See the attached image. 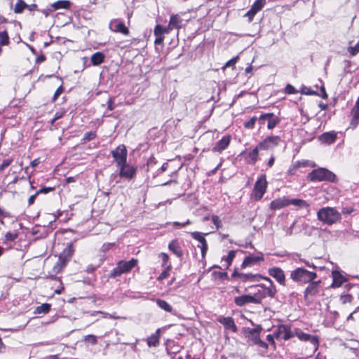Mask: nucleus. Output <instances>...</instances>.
<instances>
[{
	"instance_id": "b1692460",
	"label": "nucleus",
	"mask_w": 359,
	"mask_h": 359,
	"mask_svg": "<svg viewBox=\"0 0 359 359\" xmlns=\"http://www.w3.org/2000/svg\"><path fill=\"white\" fill-rule=\"evenodd\" d=\"M287 206V198L283 197L275 199L270 203V208L272 210H277Z\"/></svg>"
},
{
	"instance_id": "f257e3e1",
	"label": "nucleus",
	"mask_w": 359,
	"mask_h": 359,
	"mask_svg": "<svg viewBox=\"0 0 359 359\" xmlns=\"http://www.w3.org/2000/svg\"><path fill=\"white\" fill-rule=\"evenodd\" d=\"M318 219L325 224L332 225L341 219V213L334 208L324 207L317 212Z\"/></svg>"
},
{
	"instance_id": "a878e982",
	"label": "nucleus",
	"mask_w": 359,
	"mask_h": 359,
	"mask_svg": "<svg viewBox=\"0 0 359 359\" xmlns=\"http://www.w3.org/2000/svg\"><path fill=\"white\" fill-rule=\"evenodd\" d=\"M336 138L337 135L334 133H324L319 136V140L327 144L333 143Z\"/></svg>"
},
{
	"instance_id": "37998d69",
	"label": "nucleus",
	"mask_w": 359,
	"mask_h": 359,
	"mask_svg": "<svg viewBox=\"0 0 359 359\" xmlns=\"http://www.w3.org/2000/svg\"><path fill=\"white\" fill-rule=\"evenodd\" d=\"M348 52L352 55L354 56L359 53V42H358L353 46H349L348 48Z\"/></svg>"
},
{
	"instance_id": "c756f323",
	"label": "nucleus",
	"mask_w": 359,
	"mask_h": 359,
	"mask_svg": "<svg viewBox=\"0 0 359 359\" xmlns=\"http://www.w3.org/2000/svg\"><path fill=\"white\" fill-rule=\"evenodd\" d=\"M104 55L101 52H97L92 55L90 60L93 65H100L104 62Z\"/></svg>"
},
{
	"instance_id": "39448f33",
	"label": "nucleus",
	"mask_w": 359,
	"mask_h": 359,
	"mask_svg": "<svg viewBox=\"0 0 359 359\" xmlns=\"http://www.w3.org/2000/svg\"><path fill=\"white\" fill-rule=\"evenodd\" d=\"M74 253V248L72 245H68L60 255L57 262L53 266V271L59 273L65 266L67 262L70 259Z\"/></svg>"
},
{
	"instance_id": "79ce46f5",
	"label": "nucleus",
	"mask_w": 359,
	"mask_h": 359,
	"mask_svg": "<svg viewBox=\"0 0 359 359\" xmlns=\"http://www.w3.org/2000/svg\"><path fill=\"white\" fill-rule=\"evenodd\" d=\"M258 121V118L256 116L252 117L249 121H246L244 123V126L246 128L252 129L254 128L255 122Z\"/></svg>"
},
{
	"instance_id": "c85d7f7f",
	"label": "nucleus",
	"mask_w": 359,
	"mask_h": 359,
	"mask_svg": "<svg viewBox=\"0 0 359 359\" xmlns=\"http://www.w3.org/2000/svg\"><path fill=\"white\" fill-rule=\"evenodd\" d=\"M161 330L158 329L154 334L151 335L147 339V344L149 346H156L159 344Z\"/></svg>"
},
{
	"instance_id": "2f4dec72",
	"label": "nucleus",
	"mask_w": 359,
	"mask_h": 359,
	"mask_svg": "<svg viewBox=\"0 0 359 359\" xmlns=\"http://www.w3.org/2000/svg\"><path fill=\"white\" fill-rule=\"evenodd\" d=\"M70 6L71 3L68 0H60L52 4V6L54 8V10H58L61 8L67 9L70 7Z\"/></svg>"
},
{
	"instance_id": "5fc2aeb1",
	"label": "nucleus",
	"mask_w": 359,
	"mask_h": 359,
	"mask_svg": "<svg viewBox=\"0 0 359 359\" xmlns=\"http://www.w3.org/2000/svg\"><path fill=\"white\" fill-rule=\"evenodd\" d=\"M159 257L161 258L162 259V262H163V266H168L167 264H168V259H169V257H168V255L165 253H161Z\"/></svg>"
},
{
	"instance_id": "4d7b16f0",
	"label": "nucleus",
	"mask_w": 359,
	"mask_h": 359,
	"mask_svg": "<svg viewBox=\"0 0 359 359\" xmlns=\"http://www.w3.org/2000/svg\"><path fill=\"white\" fill-rule=\"evenodd\" d=\"M257 12L254 11L252 8L247 12L245 14L246 16L248 17L249 21H252Z\"/></svg>"
},
{
	"instance_id": "cd10ccee",
	"label": "nucleus",
	"mask_w": 359,
	"mask_h": 359,
	"mask_svg": "<svg viewBox=\"0 0 359 359\" xmlns=\"http://www.w3.org/2000/svg\"><path fill=\"white\" fill-rule=\"evenodd\" d=\"M279 332L282 333V338L287 340L293 337L290 326L287 325H279Z\"/></svg>"
},
{
	"instance_id": "473e14b6",
	"label": "nucleus",
	"mask_w": 359,
	"mask_h": 359,
	"mask_svg": "<svg viewBox=\"0 0 359 359\" xmlns=\"http://www.w3.org/2000/svg\"><path fill=\"white\" fill-rule=\"evenodd\" d=\"M50 304L45 303L36 307L34 310V314H46L48 313L50 310Z\"/></svg>"
},
{
	"instance_id": "20e7f679",
	"label": "nucleus",
	"mask_w": 359,
	"mask_h": 359,
	"mask_svg": "<svg viewBox=\"0 0 359 359\" xmlns=\"http://www.w3.org/2000/svg\"><path fill=\"white\" fill-rule=\"evenodd\" d=\"M135 267V258L129 261L121 260L108 274L109 278H116L121 275L128 273Z\"/></svg>"
},
{
	"instance_id": "f704fd0d",
	"label": "nucleus",
	"mask_w": 359,
	"mask_h": 359,
	"mask_svg": "<svg viewBox=\"0 0 359 359\" xmlns=\"http://www.w3.org/2000/svg\"><path fill=\"white\" fill-rule=\"evenodd\" d=\"M27 7V4L25 3L22 0H18L15 8H14V12L15 13H21L25 8Z\"/></svg>"
},
{
	"instance_id": "c9c22d12",
	"label": "nucleus",
	"mask_w": 359,
	"mask_h": 359,
	"mask_svg": "<svg viewBox=\"0 0 359 359\" xmlns=\"http://www.w3.org/2000/svg\"><path fill=\"white\" fill-rule=\"evenodd\" d=\"M321 282L320 280L318 281H314V280L309 283V286L306 289L305 292H310L311 290H322V287L320 286Z\"/></svg>"
},
{
	"instance_id": "052dcab7",
	"label": "nucleus",
	"mask_w": 359,
	"mask_h": 359,
	"mask_svg": "<svg viewBox=\"0 0 359 359\" xmlns=\"http://www.w3.org/2000/svg\"><path fill=\"white\" fill-rule=\"evenodd\" d=\"M191 224V222L187 219L185 222H183V223H180V222H174L172 223V225L173 226H180V227H183V226H185L188 224Z\"/></svg>"
},
{
	"instance_id": "3c124183",
	"label": "nucleus",
	"mask_w": 359,
	"mask_h": 359,
	"mask_svg": "<svg viewBox=\"0 0 359 359\" xmlns=\"http://www.w3.org/2000/svg\"><path fill=\"white\" fill-rule=\"evenodd\" d=\"M238 60V57L236 56L231 60H229V61H227L224 65V68H226V67H234V65H236V63L237 62Z\"/></svg>"
},
{
	"instance_id": "0e129e2a",
	"label": "nucleus",
	"mask_w": 359,
	"mask_h": 359,
	"mask_svg": "<svg viewBox=\"0 0 359 359\" xmlns=\"http://www.w3.org/2000/svg\"><path fill=\"white\" fill-rule=\"evenodd\" d=\"M320 92H321V94L320 95L318 94V95L320 96L323 99H327V94L326 93V90H325V88L324 86H321Z\"/></svg>"
},
{
	"instance_id": "2eb2a0df",
	"label": "nucleus",
	"mask_w": 359,
	"mask_h": 359,
	"mask_svg": "<svg viewBox=\"0 0 359 359\" xmlns=\"http://www.w3.org/2000/svg\"><path fill=\"white\" fill-rule=\"evenodd\" d=\"M109 29L114 32H120L128 35L129 30L125 24L119 20H113L109 23Z\"/></svg>"
},
{
	"instance_id": "ea45409f",
	"label": "nucleus",
	"mask_w": 359,
	"mask_h": 359,
	"mask_svg": "<svg viewBox=\"0 0 359 359\" xmlns=\"http://www.w3.org/2000/svg\"><path fill=\"white\" fill-rule=\"evenodd\" d=\"M212 276L215 279H218V280L226 279L228 277V275L226 272L216 271H215L212 273Z\"/></svg>"
},
{
	"instance_id": "e2e57ef3",
	"label": "nucleus",
	"mask_w": 359,
	"mask_h": 359,
	"mask_svg": "<svg viewBox=\"0 0 359 359\" xmlns=\"http://www.w3.org/2000/svg\"><path fill=\"white\" fill-rule=\"evenodd\" d=\"M180 350V346H174V348L172 350V348H170V347H168L167 348V351L168 353V354H172V353H177Z\"/></svg>"
},
{
	"instance_id": "5701e85b",
	"label": "nucleus",
	"mask_w": 359,
	"mask_h": 359,
	"mask_svg": "<svg viewBox=\"0 0 359 359\" xmlns=\"http://www.w3.org/2000/svg\"><path fill=\"white\" fill-rule=\"evenodd\" d=\"M353 118L351 121V124L353 128H355L359 123V96L355 104V106L351 110Z\"/></svg>"
},
{
	"instance_id": "6ab92c4d",
	"label": "nucleus",
	"mask_w": 359,
	"mask_h": 359,
	"mask_svg": "<svg viewBox=\"0 0 359 359\" xmlns=\"http://www.w3.org/2000/svg\"><path fill=\"white\" fill-rule=\"evenodd\" d=\"M231 141L230 136H224L219 141H218L216 145L212 148L213 152L221 153L226 149L229 145Z\"/></svg>"
},
{
	"instance_id": "6e6552de",
	"label": "nucleus",
	"mask_w": 359,
	"mask_h": 359,
	"mask_svg": "<svg viewBox=\"0 0 359 359\" xmlns=\"http://www.w3.org/2000/svg\"><path fill=\"white\" fill-rule=\"evenodd\" d=\"M262 293H256L254 296L250 294H244L235 298V303L239 306H242L248 303L258 304L260 302L262 298L264 297Z\"/></svg>"
},
{
	"instance_id": "a19ab883",
	"label": "nucleus",
	"mask_w": 359,
	"mask_h": 359,
	"mask_svg": "<svg viewBox=\"0 0 359 359\" xmlns=\"http://www.w3.org/2000/svg\"><path fill=\"white\" fill-rule=\"evenodd\" d=\"M96 137V133L95 132H87L84 134L83 137V142H86L94 140Z\"/></svg>"
},
{
	"instance_id": "de8ad7c7",
	"label": "nucleus",
	"mask_w": 359,
	"mask_h": 359,
	"mask_svg": "<svg viewBox=\"0 0 359 359\" xmlns=\"http://www.w3.org/2000/svg\"><path fill=\"white\" fill-rule=\"evenodd\" d=\"M264 287L267 289V292H272L274 289L272 281L269 278H265V283H264Z\"/></svg>"
},
{
	"instance_id": "1a4fd4ad",
	"label": "nucleus",
	"mask_w": 359,
	"mask_h": 359,
	"mask_svg": "<svg viewBox=\"0 0 359 359\" xmlns=\"http://www.w3.org/2000/svg\"><path fill=\"white\" fill-rule=\"evenodd\" d=\"M280 142L281 138L278 135L269 136L258 144V148H261V150L270 149L278 146Z\"/></svg>"
},
{
	"instance_id": "72a5a7b5",
	"label": "nucleus",
	"mask_w": 359,
	"mask_h": 359,
	"mask_svg": "<svg viewBox=\"0 0 359 359\" xmlns=\"http://www.w3.org/2000/svg\"><path fill=\"white\" fill-rule=\"evenodd\" d=\"M156 302L157 305L163 310H164L166 312L173 313V309L172 307L165 301L162 299H156Z\"/></svg>"
},
{
	"instance_id": "9b49d317",
	"label": "nucleus",
	"mask_w": 359,
	"mask_h": 359,
	"mask_svg": "<svg viewBox=\"0 0 359 359\" xmlns=\"http://www.w3.org/2000/svg\"><path fill=\"white\" fill-rule=\"evenodd\" d=\"M111 154L114 159V161L117 163V166L122 165L123 163L126 162L127 158V150L123 144H121L116 148V149L112 150Z\"/></svg>"
},
{
	"instance_id": "864d4df0",
	"label": "nucleus",
	"mask_w": 359,
	"mask_h": 359,
	"mask_svg": "<svg viewBox=\"0 0 359 359\" xmlns=\"http://www.w3.org/2000/svg\"><path fill=\"white\" fill-rule=\"evenodd\" d=\"M299 166V163L297 162L296 164L292 165L288 170H287V174L289 175H293L295 174L297 169Z\"/></svg>"
},
{
	"instance_id": "49530a36",
	"label": "nucleus",
	"mask_w": 359,
	"mask_h": 359,
	"mask_svg": "<svg viewBox=\"0 0 359 359\" xmlns=\"http://www.w3.org/2000/svg\"><path fill=\"white\" fill-rule=\"evenodd\" d=\"M12 162H13L12 158L4 159L2 162V163L0 165V172H2L3 170H4V169L6 168H7L8 166H9Z\"/></svg>"
},
{
	"instance_id": "423d86ee",
	"label": "nucleus",
	"mask_w": 359,
	"mask_h": 359,
	"mask_svg": "<svg viewBox=\"0 0 359 359\" xmlns=\"http://www.w3.org/2000/svg\"><path fill=\"white\" fill-rule=\"evenodd\" d=\"M353 276L351 275L344 274L342 272L334 270L332 271V283L331 287L336 289L341 286L344 283L351 280Z\"/></svg>"
},
{
	"instance_id": "f03ea898",
	"label": "nucleus",
	"mask_w": 359,
	"mask_h": 359,
	"mask_svg": "<svg viewBox=\"0 0 359 359\" xmlns=\"http://www.w3.org/2000/svg\"><path fill=\"white\" fill-rule=\"evenodd\" d=\"M307 180L311 182L329 181L334 182L336 180V175L326 168H320L309 173Z\"/></svg>"
},
{
	"instance_id": "f3484780",
	"label": "nucleus",
	"mask_w": 359,
	"mask_h": 359,
	"mask_svg": "<svg viewBox=\"0 0 359 359\" xmlns=\"http://www.w3.org/2000/svg\"><path fill=\"white\" fill-rule=\"evenodd\" d=\"M117 167L119 168V175L121 177L131 179L135 174V168L129 165L126 162Z\"/></svg>"
},
{
	"instance_id": "f8f14e48",
	"label": "nucleus",
	"mask_w": 359,
	"mask_h": 359,
	"mask_svg": "<svg viewBox=\"0 0 359 359\" xmlns=\"http://www.w3.org/2000/svg\"><path fill=\"white\" fill-rule=\"evenodd\" d=\"M266 176L262 175L255 182L254 187L255 197L257 200H260L264 196L266 189Z\"/></svg>"
},
{
	"instance_id": "09e8293b",
	"label": "nucleus",
	"mask_w": 359,
	"mask_h": 359,
	"mask_svg": "<svg viewBox=\"0 0 359 359\" xmlns=\"http://www.w3.org/2000/svg\"><path fill=\"white\" fill-rule=\"evenodd\" d=\"M285 92L287 94H297L298 91L294 87L290 84H287L285 87Z\"/></svg>"
},
{
	"instance_id": "393cba45",
	"label": "nucleus",
	"mask_w": 359,
	"mask_h": 359,
	"mask_svg": "<svg viewBox=\"0 0 359 359\" xmlns=\"http://www.w3.org/2000/svg\"><path fill=\"white\" fill-rule=\"evenodd\" d=\"M168 248L172 251L177 257H182L183 255L182 248L176 240L172 241L169 245Z\"/></svg>"
},
{
	"instance_id": "4468645a",
	"label": "nucleus",
	"mask_w": 359,
	"mask_h": 359,
	"mask_svg": "<svg viewBox=\"0 0 359 359\" xmlns=\"http://www.w3.org/2000/svg\"><path fill=\"white\" fill-rule=\"evenodd\" d=\"M262 330V327L260 325H257L255 328H245L244 333L246 337L254 344L260 339L259 336Z\"/></svg>"
},
{
	"instance_id": "a211bd4d",
	"label": "nucleus",
	"mask_w": 359,
	"mask_h": 359,
	"mask_svg": "<svg viewBox=\"0 0 359 359\" xmlns=\"http://www.w3.org/2000/svg\"><path fill=\"white\" fill-rule=\"evenodd\" d=\"M261 148H258V144L252 150H248L244 152L246 155L245 160L248 163L254 165L259 158V151Z\"/></svg>"
},
{
	"instance_id": "ddd939ff",
	"label": "nucleus",
	"mask_w": 359,
	"mask_h": 359,
	"mask_svg": "<svg viewBox=\"0 0 359 359\" xmlns=\"http://www.w3.org/2000/svg\"><path fill=\"white\" fill-rule=\"evenodd\" d=\"M295 335L298 337L299 340L302 341H309L311 344L314 346L316 350L318 348L319 341L317 336L304 333L299 329H297L295 330Z\"/></svg>"
},
{
	"instance_id": "aec40b11",
	"label": "nucleus",
	"mask_w": 359,
	"mask_h": 359,
	"mask_svg": "<svg viewBox=\"0 0 359 359\" xmlns=\"http://www.w3.org/2000/svg\"><path fill=\"white\" fill-rule=\"evenodd\" d=\"M263 260L264 256L262 253H259L258 255H250L245 258L241 267L245 268L248 266H252Z\"/></svg>"
},
{
	"instance_id": "13d9d810",
	"label": "nucleus",
	"mask_w": 359,
	"mask_h": 359,
	"mask_svg": "<svg viewBox=\"0 0 359 359\" xmlns=\"http://www.w3.org/2000/svg\"><path fill=\"white\" fill-rule=\"evenodd\" d=\"M255 344L259 346L260 348H264L265 351L268 349V344L264 341L261 340V339H259Z\"/></svg>"
},
{
	"instance_id": "4be33fe9",
	"label": "nucleus",
	"mask_w": 359,
	"mask_h": 359,
	"mask_svg": "<svg viewBox=\"0 0 359 359\" xmlns=\"http://www.w3.org/2000/svg\"><path fill=\"white\" fill-rule=\"evenodd\" d=\"M217 320L222 324L226 329H231L233 332H236L237 327L231 317L219 316Z\"/></svg>"
},
{
	"instance_id": "8fccbe9b",
	"label": "nucleus",
	"mask_w": 359,
	"mask_h": 359,
	"mask_svg": "<svg viewBox=\"0 0 359 359\" xmlns=\"http://www.w3.org/2000/svg\"><path fill=\"white\" fill-rule=\"evenodd\" d=\"M212 222L216 226L217 229H219L222 226V221L217 215L212 216Z\"/></svg>"
},
{
	"instance_id": "680f3d73",
	"label": "nucleus",
	"mask_w": 359,
	"mask_h": 359,
	"mask_svg": "<svg viewBox=\"0 0 359 359\" xmlns=\"http://www.w3.org/2000/svg\"><path fill=\"white\" fill-rule=\"evenodd\" d=\"M52 189H53V188H51V187H43V188L40 189L39 191H36V194H48V192H50Z\"/></svg>"
},
{
	"instance_id": "4c0bfd02",
	"label": "nucleus",
	"mask_w": 359,
	"mask_h": 359,
	"mask_svg": "<svg viewBox=\"0 0 359 359\" xmlns=\"http://www.w3.org/2000/svg\"><path fill=\"white\" fill-rule=\"evenodd\" d=\"M236 252L234 250H231L229 252L226 257L222 258V261H225L226 262V267H229L235 257Z\"/></svg>"
},
{
	"instance_id": "7c9ffc66",
	"label": "nucleus",
	"mask_w": 359,
	"mask_h": 359,
	"mask_svg": "<svg viewBox=\"0 0 359 359\" xmlns=\"http://www.w3.org/2000/svg\"><path fill=\"white\" fill-rule=\"evenodd\" d=\"M293 205L299 207L300 208L309 207V204L306 203V201H305L302 199H299V198H293V199L287 198V205Z\"/></svg>"
},
{
	"instance_id": "e433bc0d",
	"label": "nucleus",
	"mask_w": 359,
	"mask_h": 359,
	"mask_svg": "<svg viewBox=\"0 0 359 359\" xmlns=\"http://www.w3.org/2000/svg\"><path fill=\"white\" fill-rule=\"evenodd\" d=\"M9 43V37L6 30L0 32V46H6Z\"/></svg>"
},
{
	"instance_id": "a18cd8bd",
	"label": "nucleus",
	"mask_w": 359,
	"mask_h": 359,
	"mask_svg": "<svg viewBox=\"0 0 359 359\" xmlns=\"http://www.w3.org/2000/svg\"><path fill=\"white\" fill-rule=\"evenodd\" d=\"M170 266H168L159 275L158 279L159 280H163L169 276Z\"/></svg>"
},
{
	"instance_id": "c03bdc74",
	"label": "nucleus",
	"mask_w": 359,
	"mask_h": 359,
	"mask_svg": "<svg viewBox=\"0 0 359 359\" xmlns=\"http://www.w3.org/2000/svg\"><path fill=\"white\" fill-rule=\"evenodd\" d=\"M300 92H301L302 94L309 95H318V93H316V92H315L313 90H310L309 88H307L306 86H302Z\"/></svg>"
},
{
	"instance_id": "412c9836",
	"label": "nucleus",
	"mask_w": 359,
	"mask_h": 359,
	"mask_svg": "<svg viewBox=\"0 0 359 359\" xmlns=\"http://www.w3.org/2000/svg\"><path fill=\"white\" fill-rule=\"evenodd\" d=\"M270 276L276 279L281 285H285V278L283 271L278 267L270 269L269 271Z\"/></svg>"
},
{
	"instance_id": "bb28decb",
	"label": "nucleus",
	"mask_w": 359,
	"mask_h": 359,
	"mask_svg": "<svg viewBox=\"0 0 359 359\" xmlns=\"http://www.w3.org/2000/svg\"><path fill=\"white\" fill-rule=\"evenodd\" d=\"M170 27H173L174 29H179L182 27L183 20L180 17V15H172L170 17Z\"/></svg>"
},
{
	"instance_id": "774afa93",
	"label": "nucleus",
	"mask_w": 359,
	"mask_h": 359,
	"mask_svg": "<svg viewBox=\"0 0 359 359\" xmlns=\"http://www.w3.org/2000/svg\"><path fill=\"white\" fill-rule=\"evenodd\" d=\"M266 340L271 343L272 345L275 346V341H274V336L272 334H268L266 336Z\"/></svg>"
},
{
	"instance_id": "58836bf2",
	"label": "nucleus",
	"mask_w": 359,
	"mask_h": 359,
	"mask_svg": "<svg viewBox=\"0 0 359 359\" xmlns=\"http://www.w3.org/2000/svg\"><path fill=\"white\" fill-rule=\"evenodd\" d=\"M266 1L265 0H257L252 6V8L257 13L262 10V8L265 5Z\"/></svg>"
},
{
	"instance_id": "603ef678",
	"label": "nucleus",
	"mask_w": 359,
	"mask_h": 359,
	"mask_svg": "<svg viewBox=\"0 0 359 359\" xmlns=\"http://www.w3.org/2000/svg\"><path fill=\"white\" fill-rule=\"evenodd\" d=\"M18 235L14 233L7 232L5 235V238L8 241H13L16 239Z\"/></svg>"
},
{
	"instance_id": "69168bd1",
	"label": "nucleus",
	"mask_w": 359,
	"mask_h": 359,
	"mask_svg": "<svg viewBox=\"0 0 359 359\" xmlns=\"http://www.w3.org/2000/svg\"><path fill=\"white\" fill-rule=\"evenodd\" d=\"M358 287V284L348 283H346V284L345 285V288H346L347 290H350L353 289V287Z\"/></svg>"
},
{
	"instance_id": "0eeeda50",
	"label": "nucleus",
	"mask_w": 359,
	"mask_h": 359,
	"mask_svg": "<svg viewBox=\"0 0 359 359\" xmlns=\"http://www.w3.org/2000/svg\"><path fill=\"white\" fill-rule=\"evenodd\" d=\"M280 118L273 114H264L258 118V123L260 126L267 123V128L269 130L274 128L279 123Z\"/></svg>"
},
{
	"instance_id": "bf43d9fd",
	"label": "nucleus",
	"mask_w": 359,
	"mask_h": 359,
	"mask_svg": "<svg viewBox=\"0 0 359 359\" xmlns=\"http://www.w3.org/2000/svg\"><path fill=\"white\" fill-rule=\"evenodd\" d=\"M63 87L62 86H60V87L57 88V89L56 90V91L54 93V95H53V100H57V98L62 94V93L63 92Z\"/></svg>"
},
{
	"instance_id": "7ed1b4c3",
	"label": "nucleus",
	"mask_w": 359,
	"mask_h": 359,
	"mask_svg": "<svg viewBox=\"0 0 359 359\" xmlns=\"http://www.w3.org/2000/svg\"><path fill=\"white\" fill-rule=\"evenodd\" d=\"M315 272L309 271L304 268L299 267L290 273V278L299 283H307L313 281L316 278Z\"/></svg>"
},
{
	"instance_id": "dca6fc26",
	"label": "nucleus",
	"mask_w": 359,
	"mask_h": 359,
	"mask_svg": "<svg viewBox=\"0 0 359 359\" xmlns=\"http://www.w3.org/2000/svg\"><path fill=\"white\" fill-rule=\"evenodd\" d=\"M191 236L193 238L197 240L200 243L201 245H199L198 247L201 250L202 257H205L208 250V243L205 238L202 236V234L200 232L198 231L191 233Z\"/></svg>"
},
{
	"instance_id": "338daca9",
	"label": "nucleus",
	"mask_w": 359,
	"mask_h": 359,
	"mask_svg": "<svg viewBox=\"0 0 359 359\" xmlns=\"http://www.w3.org/2000/svg\"><path fill=\"white\" fill-rule=\"evenodd\" d=\"M38 194H36V193L35 194H33L32 196H29V199H28V204L30 205H32L34 201H35V199H36V197Z\"/></svg>"
},
{
	"instance_id": "6e6d98bb",
	"label": "nucleus",
	"mask_w": 359,
	"mask_h": 359,
	"mask_svg": "<svg viewBox=\"0 0 359 359\" xmlns=\"http://www.w3.org/2000/svg\"><path fill=\"white\" fill-rule=\"evenodd\" d=\"M341 299L344 304L346 302H351L352 299V296L350 294L347 293L346 294L341 295Z\"/></svg>"
},
{
	"instance_id": "9d476101",
	"label": "nucleus",
	"mask_w": 359,
	"mask_h": 359,
	"mask_svg": "<svg viewBox=\"0 0 359 359\" xmlns=\"http://www.w3.org/2000/svg\"><path fill=\"white\" fill-rule=\"evenodd\" d=\"M173 27H170V23L167 27H163L160 25H157L154 28V35H155V45H161L163 43L164 40V34H168L170 33V30L173 29Z\"/></svg>"
}]
</instances>
